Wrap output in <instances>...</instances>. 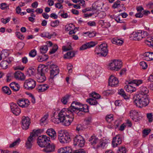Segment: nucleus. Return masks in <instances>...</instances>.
<instances>
[{
	"label": "nucleus",
	"mask_w": 153,
	"mask_h": 153,
	"mask_svg": "<svg viewBox=\"0 0 153 153\" xmlns=\"http://www.w3.org/2000/svg\"><path fill=\"white\" fill-rule=\"evenodd\" d=\"M58 116L59 120L65 126L70 125L74 119L73 114H71L66 108L62 109L59 114Z\"/></svg>",
	"instance_id": "1"
},
{
	"label": "nucleus",
	"mask_w": 153,
	"mask_h": 153,
	"mask_svg": "<svg viewBox=\"0 0 153 153\" xmlns=\"http://www.w3.org/2000/svg\"><path fill=\"white\" fill-rule=\"evenodd\" d=\"M133 99L134 104L140 108L147 106L149 102L148 95L137 94L134 96Z\"/></svg>",
	"instance_id": "2"
},
{
	"label": "nucleus",
	"mask_w": 153,
	"mask_h": 153,
	"mask_svg": "<svg viewBox=\"0 0 153 153\" xmlns=\"http://www.w3.org/2000/svg\"><path fill=\"white\" fill-rule=\"evenodd\" d=\"M142 80H134L128 82V83L129 84H133L131 85H127L125 87V90L128 92L131 93L135 91L136 89L134 87V85L138 86L139 85L142 83Z\"/></svg>",
	"instance_id": "3"
},
{
	"label": "nucleus",
	"mask_w": 153,
	"mask_h": 153,
	"mask_svg": "<svg viewBox=\"0 0 153 153\" xmlns=\"http://www.w3.org/2000/svg\"><path fill=\"white\" fill-rule=\"evenodd\" d=\"M84 105L79 102L74 101L72 102L71 106L68 108H67L69 112L71 114H73V112H76L80 109H84L85 108Z\"/></svg>",
	"instance_id": "4"
},
{
	"label": "nucleus",
	"mask_w": 153,
	"mask_h": 153,
	"mask_svg": "<svg viewBox=\"0 0 153 153\" xmlns=\"http://www.w3.org/2000/svg\"><path fill=\"white\" fill-rule=\"evenodd\" d=\"M50 138L46 135H42L39 136L37 138V143L41 147H44L50 142Z\"/></svg>",
	"instance_id": "5"
},
{
	"label": "nucleus",
	"mask_w": 153,
	"mask_h": 153,
	"mask_svg": "<svg viewBox=\"0 0 153 153\" xmlns=\"http://www.w3.org/2000/svg\"><path fill=\"white\" fill-rule=\"evenodd\" d=\"M122 64L121 61L114 59L109 64L108 68L111 70L118 71L122 67Z\"/></svg>",
	"instance_id": "6"
},
{
	"label": "nucleus",
	"mask_w": 153,
	"mask_h": 153,
	"mask_svg": "<svg viewBox=\"0 0 153 153\" xmlns=\"http://www.w3.org/2000/svg\"><path fill=\"white\" fill-rule=\"evenodd\" d=\"M107 45L106 43H103L101 44L98 48H96L95 51L99 49L100 52L96 53V54L100 56H105L108 53V50L107 48Z\"/></svg>",
	"instance_id": "7"
},
{
	"label": "nucleus",
	"mask_w": 153,
	"mask_h": 153,
	"mask_svg": "<svg viewBox=\"0 0 153 153\" xmlns=\"http://www.w3.org/2000/svg\"><path fill=\"white\" fill-rule=\"evenodd\" d=\"M36 82L34 80L30 78L26 80L24 83V88L27 90H31L36 86Z\"/></svg>",
	"instance_id": "8"
},
{
	"label": "nucleus",
	"mask_w": 153,
	"mask_h": 153,
	"mask_svg": "<svg viewBox=\"0 0 153 153\" xmlns=\"http://www.w3.org/2000/svg\"><path fill=\"white\" fill-rule=\"evenodd\" d=\"M85 140L81 135H76L74 139V145L75 146L77 145L78 146L82 147L85 145Z\"/></svg>",
	"instance_id": "9"
},
{
	"label": "nucleus",
	"mask_w": 153,
	"mask_h": 153,
	"mask_svg": "<svg viewBox=\"0 0 153 153\" xmlns=\"http://www.w3.org/2000/svg\"><path fill=\"white\" fill-rule=\"evenodd\" d=\"M58 139L60 142L62 143H69L71 140L70 135L68 132L59 135Z\"/></svg>",
	"instance_id": "10"
},
{
	"label": "nucleus",
	"mask_w": 153,
	"mask_h": 153,
	"mask_svg": "<svg viewBox=\"0 0 153 153\" xmlns=\"http://www.w3.org/2000/svg\"><path fill=\"white\" fill-rule=\"evenodd\" d=\"M22 127L23 130L28 129L31 123L30 119L28 117L23 116L22 117Z\"/></svg>",
	"instance_id": "11"
},
{
	"label": "nucleus",
	"mask_w": 153,
	"mask_h": 153,
	"mask_svg": "<svg viewBox=\"0 0 153 153\" xmlns=\"http://www.w3.org/2000/svg\"><path fill=\"white\" fill-rule=\"evenodd\" d=\"M10 106L11 111L14 115L18 116L20 114L21 109L16 103L12 102L10 103Z\"/></svg>",
	"instance_id": "12"
},
{
	"label": "nucleus",
	"mask_w": 153,
	"mask_h": 153,
	"mask_svg": "<svg viewBox=\"0 0 153 153\" xmlns=\"http://www.w3.org/2000/svg\"><path fill=\"white\" fill-rule=\"evenodd\" d=\"M44 68L38 69V74L39 76L37 77V81L39 82H43L45 80L46 78L45 76Z\"/></svg>",
	"instance_id": "13"
},
{
	"label": "nucleus",
	"mask_w": 153,
	"mask_h": 153,
	"mask_svg": "<svg viewBox=\"0 0 153 153\" xmlns=\"http://www.w3.org/2000/svg\"><path fill=\"white\" fill-rule=\"evenodd\" d=\"M17 103L22 108L27 107L30 104L29 100L27 99H21L17 100Z\"/></svg>",
	"instance_id": "14"
},
{
	"label": "nucleus",
	"mask_w": 153,
	"mask_h": 153,
	"mask_svg": "<svg viewBox=\"0 0 153 153\" xmlns=\"http://www.w3.org/2000/svg\"><path fill=\"white\" fill-rule=\"evenodd\" d=\"M142 33L143 31L141 30H139L135 32H134L132 33V36L135 38L134 40H140L145 37V35L143 34Z\"/></svg>",
	"instance_id": "15"
},
{
	"label": "nucleus",
	"mask_w": 153,
	"mask_h": 153,
	"mask_svg": "<svg viewBox=\"0 0 153 153\" xmlns=\"http://www.w3.org/2000/svg\"><path fill=\"white\" fill-rule=\"evenodd\" d=\"M44 149H43V151L46 153H50L54 152L55 149V146L53 144H50V142H48L44 147Z\"/></svg>",
	"instance_id": "16"
},
{
	"label": "nucleus",
	"mask_w": 153,
	"mask_h": 153,
	"mask_svg": "<svg viewBox=\"0 0 153 153\" xmlns=\"http://www.w3.org/2000/svg\"><path fill=\"white\" fill-rule=\"evenodd\" d=\"M122 137L120 135H118L114 137L112 140V144L113 147H116L118 145L122 143Z\"/></svg>",
	"instance_id": "17"
},
{
	"label": "nucleus",
	"mask_w": 153,
	"mask_h": 153,
	"mask_svg": "<svg viewBox=\"0 0 153 153\" xmlns=\"http://www.w3.org/2000/svg\"><path fill=\"white\" fill-rule=\"evenodd\" d=\"M119 83V81L117 78L114 76L111 75L108 79V85L111 87L115 86Z\"/></svg>",
	"instance_id": "18"
},
{
	"label": "nucleus",
	"mask_w": 153,
	"mask_h": 153,
	"mask_svg": "<svg viewBox=\"0 0 153 153\" xmlns=\"http://www.w3.org/2000/svg\"><path fill=\"white\" fill-rule=\"evenodd\" d=\"M47 134L51 137L53 140H55L56 137V133L55 130L52 128H50L47 129L46 131Z\"/></svg>",
	"instance_id": "19"
},
{
	"label": "nucleus",
	"mask_w": 153,
	"mask_h": 153,
	"mask_svg": "<svg viewBox=\"0 0 153 153\" xmlns=\"http://www.w3.org/2000/svg\"><path fill=\"white\" fill-rule=\"evenodd\" d=\"M35 140L31 136L28 137L25 143V146L27 149H30L31 148Z\"/></svg>",
	"instance_id": "20"
},
{
	"label": "nucleus",
	"mask_w": 153,
	"mask_h": 153,
	"mask_svg": "<svg viewBox=\"0 0 153 153\" xmlns=\"http://www.w3.org/2000/svg\"><path fill=\"white\" fill-rule=\"evenodd\" d=\"M14 75V78L16 79L23 80L25 79V76L23 73L20 71H16Z\"/></svg>",
	"instance_id": "21"
},
{
	"label": "nucleus",
	"mask_w": 153,
	"mask_h": 153,
	"mask_svg": "<svg viewBox=\"0 0 153 153\" xmlns=\"http://www.w3.org/2000/svg\"><path fill=\"white\" fill-rule=\"evenodd\" d=\"M110 144V141L108 140H101L100 141V143L99 145L97 146V148L101 147L102 148H104L108 146V144Z\"/></svg>",
	"instance_id": "22"
},
{
	"label": "nucleus",
	"mask_w": 153,
	"mask_h": 153,
	"mask_svg": "<svg viewBox=\"0 0 153 153\" xmlns=\"http://www.w3.org/2000/svg\"><path fill=\"white\" fill-rule=\"evenodd\" d=\"M59 69H57L55 70H50V80H51V82L53 81V79L55 76L58 74L59 73Z\"/></svg>",
	"instance_id": "23"
},
{
	"label": "nucleus",
	"mask_w": 153,
	"mask_h": 153,
	"mask_svg": "<svg viewBox=\"0 0 153 153\" xmlns=\"http://www.w3.org/2000/svg\"><path fill=\"white\" fill-rule=\"evenodd\" d=\"M44 130L43 129H39L37 130L33 129V132L30 133V136L35 139L36 137H37L39 134L43 132Z\"/></svg>",
	"instance_id": "24"
},
{
	"label": "nucleus",
	"mask_w": 153,
	"mask_h": 153,
	"mask_svg": "<svg viewBox=\"0 0 153 153\" xmlns=\"http://www.w3.org/2000/svg\"><path fill=\"white\" fill-rule=\"evenodd\" d=\"M85 107L83 110L80 109L77 111L76 112H73V114H73V116L74 113L77 114L78 116H81L82 115L84 114L85 112H88L89 111L88 106L87 105H85Z\"/></svg>",
	"instance_id": "25"
},
{
	"label": "nucleus",
	"mask_w": 153,
	"mask_h": 153,
	"mask_svg": "<svg viewBox=\"0 0 153 153\" xmlns=\"http://www.w3.org/2000/svg\"><path fill=\"white\" fill-rule=\"evenodd\" d=\"M144 59L147 61L153 60V53L146 52L143 54Z\"/></svg>",
	"instance_id": "26"
},
{
	"label": "nucleus",
	"mask_w": 153,
	"mask_h": 153,
	"mask_svg": "<svg viewBox=\"0 0 153 153\" xmlns=\"http://www.w3.org/2000/svg\"><path fill=\"white\" fill-rule=\"evenodd\" d=\"M72 152L71 148L69 147L62 148L58 150L59 153H72Z\"/></svg>",
	"instance_id": "27"
},
{
	"label": "nucleus",
	"mask_w": 153,
	"mask_h": 153,
	"mask_svg": "<svg viewBox=\"0 0 153 153\" xmlns=\"http://www.w3.org/2000/svg\"><path fill=\"white\" fill-rule=\"evenodd\" d=\"M121 1L120 0H117L115 1L114 3L113 4L112 6V7L114 9L117 8L119 7H121L122 8L124 9V10L126 9L125 7L124 6L123 4H121Z\"/></svg>",
	"instance_id": "28"
},
{
	"label": "nucleus",
	"mask_w": 153,
	"mask_h": 153,
	"mask_svg": "<svg viewBox=\"0 0 153 153\" xmlns=\"http://www.w3.org/2000/svg\"><path fill=\"white\" fill-rule=\"evenodd\" d=\"M10 86L12 90L15 91H18L20 88L19 85L15 82H13L10 85Z\"/></svg>",
	"instance_id": "29"
},
{
	"label": "nucleus",
	"mask_w": 153,
	"mask_h": 153,
	"mask_svg": "<svg viewBox=\"0 0 153 153\" xmlns=\"http://www.w3.org/2000/svg\"><path fill=\"white\" fill-rule=\"evenodd\" d=\"M75 52L74 51H69L64 55V59H71L75 56Z\"/></svg>",
	"instance_id": "30"
},
{
	"label": "nucleus",
	"mask_w": 153,
	"mask_h": 153,
	"mask_svg": "<svg viewBox=\"0 0 153 153\" xmlns=\"http://www.w3.org/2000/svg\"><path fill=\"white\" fill-rule=\"evenodd\" d=\"M89 141L91 142L92 145L94 146L99 141V140L97 137L95 136H92L89 139Z\"/></svg>",
	"instance_id": "31"
},
{
	"label": "nucleus",
	"mask_w": 153,
	"mask_h": 153,
	"mask_svg": "<svg viewBox=\"0 0 153 153\" xmlns=\"http://www.w3.org/2000/svg\"><path fill=\"white\" fill-rule=\"evenodd\" d=\"M48 58V56L46 54H44L42 56H39L37 60L39 62H42L46 61Z\"/></svg>",
	"instance_id": "32"
},
{
	"label": "nucleus",
	"mask_w": 153,
	"mask_h": 153,
	"mask_svg": "<svg viewBox=\"0 0 153 153\" xmlns=\"http://www.w3.org/2000/svg\"><path fill=\"white\" fill-rule=\"evenodd\" d=\"M123 42V40L118 39L117 38H115L113 39L112 40V43L114 44H116L118 45H121Z\"/></svg>",
	"instance_id": "33"
},
{
	"label": "nucleus",
	"mask_w": 153,
	"mask_h": 153,
	"mask_svg": "<svg viewBox=\"0 0 153 153\" xmlns=\"http://www.w3.org/2000/svg\"><path fill=\"white\" fill-rule=\"evenodd\" d=\"M118 94L123 97L126 100L128 99L129 97L126 94L124 90L123 89H121L118 91Z\"/></svg>",
	"instance_id": "34"
},
{
	"label": "nucleus",
	"mask_w": 153,
	"mask_h": 153,
	"mask_svg": "<svg viewBox=\"0 0 153 153\" xmlns=\"http://www.w3.org/2000/svg\"><path fill=\"white\" fill-rule=\"evenodd\" d=\"M9 64L7 60H3L0 63L1 67L3 69H6L7 68Z\"/></svg>",
	"instance_id": "35"
},
{
	"label": "nucleus",
	"mask_w": 153,
	"mask_h": 153,
	"mask_svg": "<svg viewBox=\"0 0 153 153\" xmlns=\"http://www.w3.org/2000/svg\"><path fill=\"white\" fill-rule=\"evenodd\" d=\"M149 91L148 88L145 87H143L141 89L140 93L139 94H141L143 95H147Z\"/></svg>",
	"instance_id": "36"
},
{
	"label": "nucleus",
	"mask_w": 153,
	"mask_h": 153,
	"mask_svg": "<svg viewBox=\"0 0 153 153\" xmlns=\"http://www.w3.org/2000/svg\"><path fill=\"white\" fill-rule=\"evenodd\" d=\"M130 116L132 119H136L137 116H138L139 114L135 110H131L130 112Z\"/></svg>",
	"instance_id": "37"
},
{
	"label": "nucleus",
	"mask_w": 153,
	"mask_h": 153,
	"mask_svg": "<svg viewBox=\"0 0 153 153\" xmlns=\"http://www.w3.org/2000/svg\"><path fill=\"white\" fill-rule=\"evenodd\" d=\"M71 96V95L67 94L65 96L63 97L61 100V101L62 103L64 105L66 104L68 102V100Z\"/></svg>",
	"instance_id": "38"
},
{
	"label": "nucleus",
	"mask_w": 153,
	"mask_h": 153,
	"mask_svg": "<svg viewBox=\"0 0 153 153\" xmlns=\"http://www.w3.org/2000/svg\"><path fill=\"white\" fill-rule=\"evenodd\" d=\"M86 102H88L91 105H96L97 103V102L96 100L93 98H90L86 100Z\"/></svg>",
	"instance_id": "39"
},
{
	"label": "nucleus",
	"mask_w": 153,
	"mask_h": 153,
	"mask_svg": "<svg viewBox=\"0 0 153 153\" xmlns=\"http://www.w3.org/2000/svg\"><path fill=\"white\" fill-rule=\"evenodd\" d=\"M21 141V140L20 138H18L15 141L13 142L10 145L9 147L10 148H12L18 145L20 142Z\"/></svg>",
	"instance_id": "40"
},
{
	"label": "nucleus",
	"mask_w": 153,
	"mask_h": 153,
	"mask_svg": "<svg viewBox=\"0 0 153 153\" xmlns=\"http://www.w3.org/2000/svg\"><path fill=\"white\" fill-rule=\"evenodd\" d=\"M3 92L8 95H10L11 94V91L9 88L7 86L3 87L2 88Z\"/></svg>",
	"instance_id": "41"
},
{
	"label": "nucleus",
	"mask_w": 153,
	"mask_h": 153,
	"mask_svg": "<svg viewBox=\"0 0 153 153\" xmlns=\"http://www.w3.org/2000/svg\"><path fill=\"white\" fill-rule=\"evenodd\" d=\"M53 35H51L49 33L47 32H44L42 33L41 34V36L42 37H46L49 39H50Z\"/></svg>",
	"instance_id": "42"
},
{
	"label": "nucleus",
	"mask_w": 153,
	"mask_h": 153,
	"mask_svg": "<svg viewBox=\"0 0 153 153\" xmlns=\"http://www.w3.org/2000/svg\"><path fill=\"white\" fill-rule=\"evenodd\" d=\"M84 34H87V36L90 38L96 36V33L94 31L90 32L88 31L87 32H83Z\"/></svg>",
	"instance_id": "43"
},
{
	"label": "nucleus",
	"mask_w": 153,
	"mask_h": 153,
	"mask_svg": "<svg viewBox=\"0 0 153 153\" xmlns=\"http://www.w3.org/2000/svg\"><path fill=\"white\" fill-rule=\"evenodd\" d=\"M48 49L47 45L42 46L41 47L40 49V53H46Z\"/></svg>",
	"instance_id": "44"
},
{
	"label": "nucleus",
	"mask_w": 153,
	"mask_h": 153,
	"mask_svg": "<svg viewBox=\"0 0 153 153\" xmlns=\"http://www.w3.org/2000/svg\"><path fill=\"white\" fill-rule=\"evenodd\" d=\"M34 71L35 70L33 68L30 67L27 69L26 73L29 76H31L34 74Z\"/></svg>",
	"instance_id": "45"
},
{
	"label": "nucleus",
	"mask_w": 153,
	"mask_h": 153,
	"mask_svg": "<svg viewBox=\"0 0 153 153\" xmlns=\"http://www.w3.org/2000/svg\"><path fill=\"white\" fill-rule=\"evenodd\" d=\"M24 46V43L22 42H20L17 44L16 48L18 51L21 50Z\"/></svg>",
	"instance_id": "46"
},
{
	"label": "nucleus",
	"mask_w": 153,
	"mask_h": 153,
	"mask_svg": "<svg viewBox=\"0 0 153 153\" xmlns=\"http://www.w3.org/2000/svg\"><path fill=\"white\" fill-rule=\"evenodd\" d=\"M0 8L2 10H9V6L5 3H2L1 4Z\"/></svg>",
	"instance_id": "47"
},
{
	"label": "nucleus",
	"mask_w": 153,
	"mask_h": 153,
	"mask_svg": "<svg viewBox=\"0 0 153 153\" xmlns=\"http://www.w3.org/2000/svg\"><path fill=\"white\" fill-rule=\"evenodd\" d=\"M90 97H92L94 99H100L101 97L100 95L99 94H97L95 92H92L91 94Z\"/></svg>",
	"instance_id": "48"
},
{
	"label": "nucleus",
	"mask_w": 153,
	"mask_h": 153,
	"mask_svg": "<svg viewBox=\"0 0 153 153\" xmlns=\"http://www.w3.org/2000/svg\"><path fill=\"white\" fill-rule=\"evenodd\" d=\"M106 121L109 123H110L113 120V115L110 114L106 115L105 117Z\"/></svg>",
	"instance_id": "49"
},
{
	"label": "nucleus",
	"mask_w": 153,
	"mask_h": 153,
	"mask_svg": "<svg viewBox=\"0 0 153 153\" xmlns=\"http://www.w3.org/2000/svg\"><path fill=\"white\" fill-rule=\"evenodd\" d=\"M48 115L47 114L45 115L40 120V124L41 125H42L45 122L46 119L48 118Z\"/></svg>",
	"instance_id": "50"
},
{
	"label": "nucleus",
	"mask_w": 153,
	"mask_h": 153,
	"mask_svg": "<svg viewBox=\"0 0 153 153\" xmlns=\"http://www.w3.org/2000/svg\"><path fill=\"white\" fill-rule=\"evenodd\" d=\"M145 43L149 46L153 48V39H150L149 40H146Z\"/></svg>",
	"instance_id": "51"
},
{
	"label": "nucleus",
	"mask_w": 153,
	"mask_h": 153,
	"mask_svg": "<svg viewBox=\"0 0 153 153\" xmlns=\"http://www.w3.org/2000/svg\"><path fill=\"white\" fill-rule=\"evenodd\" d=\"M59 21L58 20L52 21L51 23V26L52 27H55L59 25Z\"/></svg>",
	"instance_id": "52"
},
{
	"label": "nucleus",
	"mask_w": 153,
	"mask_h": 153,
	"mask_svg": "<svg viewBox=\"0 0 153 153\" xmlns=\"http://www.w3.org/2000/svg\"><path fill=\"white\" fill-rule=\"evenodd\" d=\"M58 47L57 45L55 44L54 45L52 49L50 51L49 53L50 54H52L54 53L57 50Z\"/></svg>",
	"instance_id": "53"
},
{
	"label": "nucleus",
	"mask_w": 153,
	"mask_h": 153,
	"mask_svg": "<svg viewBox=\"0 0 153 153\" xmlns=\"http://www.w3.org/2000/svg\"><path fill=\"white\" fill-rule=\"evenodd\" d=\"M147 117L149 123L152 122L153 120L152 115V113L147 114Z\"/></svg>",
	"instance_id": "54"
},
{
	"label": "nucleus",
	"mask_w": 153,
	"mask_h": 153,
	"mask_svg": "<svg viewBox=\"0 0 153 153\" xmlns=\"http://www.w3.org/2000/svg\"><path fill=\"white\" fill-rule=\"evenodd\" d=\"M126 150L125 147L122 146L119 148L118 153H126Z\"/></svg>",
	"instance_id": "55"
},
{
	"label": "nucleus",
	"mask_w": 153,
	"mask_h": 153,
	"mask_svg": "<svg viewBox=\"0 0 153 153\" xmlns=\"http://www.w3.org/2000/svg\"><path fill=\"white\" fill-rule=\"evenodd\" d=\"M140 65L142 67V68L143 69H146L147 67V65L146 63L144 61H142L140 62Z\"/></svg>",
	"instance_id": "56"
},
{
	"label": "nucleus",
	"mask_w": 153,
	"mask_h": 153,
	"mask_svg": "<svg viewBox=\"0 0 153 153\" xmlns=\"http://www.w3.org/2000/svg\"><path fill=\"white\" fill-rule=\"evenodd\" d=\"M36 51L35 50H31L29 53V56L31 57H34L36 55Z\"/></svg>",
	"instance_id": "57"
},
{
	"label": "nucleus",
	"mask_w": 153,
	"mask_h": 153,
	"mask_svg": "<svg viewBox=\"0 0 153 153\" xmlns=\"http://www.w3.org/2000/svg\"><path fill=\"white\" fill-rule=\"evenodd\" d=\"M16 36H17L18 38H19V39L21 40H23L24 39V36L20 32H16Z\"/></svg>",
	"instance_id": "58"
},
{
	"label": "nucleus",
	"mask_w": 153,
	"mask_h": 153,
	"mask_svg": "<svg viewBox=\"0 0 153 153\" xmlns=\"http://www.w3.org/2000/svg\"><path fill=\"white\" fill-rule=\"evenodd\" d=\"M151 130L150 129H145L143 131V134L144 136H147L150 133Z\"/></svg>",
	"instance_id": "59"
},
{
	"label": "nucleus",
	"mask_w": 153,
	"mask_h": 153,
	"mask_svg": "<svg viewBox=\"0 0 153 153\" xmlns=\"http://www.w3.org/2000/svg\"><path fill=\"white\" fill-rule=\"evenodd\" d=\"M41 85L42 88V90L43 92L45 91L49 88V86L47 84H41Z\"/></svg>",
	"instance_id": "60"
},
{
	"label": "nucleus",
	"mask_w": 153,
	"mask_h": 153,
	"mask_svg": "<svg viewBox=\"0 0 153 153\" xmlns=\"http://www.w3.org/2000/svg\"><path fill=\"white\" fill-rule=\"evenodd\" d=\"M59 69L58 67L56 65L53 64H51L49 66V69L51 70H55Z\"/></svg>",
	"instance_id": "61"
},
{
	"label": "nucleus",
	"mask_w": 153,
	"mask_h": 153,
	"mask_svg": "<svg viewBox=\"0 0 153 153\" xmlns=\"http://www.w3.org/2000/svg\"><path fill=\"white\" fill-rule=\"evenodd\" d=\"M72 65L71 64L69 63L68 65L67 68L69 73H71L72 72Z\"/></svg>",
	"instance_id": "62"
},
{
	"label": "nucleus",
	"mask_w": 153,
	"mask_h": 153,
	"mask_svg": "<svg viewBox=\"0 0 153 153\" xmlns=\"http://www.w3.org/2000/svg\"><path fill=\"white\" fill-rule=\"evenodd\" d=\"M85 152L83 149H80L78 150H75L73 153H85Z\"/></svg>",
	"instance_id": "63"
},
{
	"label": "nucleus",
	"mask_w": 153,
	"mask_h": 153,
	"mask_svg": "<svg viewBox=\"0 0 153 153\" xmlns=\"http://www.w3.org/2000/svg\"><path fill=\"white\" fill-rule=\"evenodd\" d=\"M88 48V47L87 45V43H86L85 44L83 45H82L80 48V50H83L85 49H87Z\"/></svg>",
	"instance_id": "64"
}]
</instances>
